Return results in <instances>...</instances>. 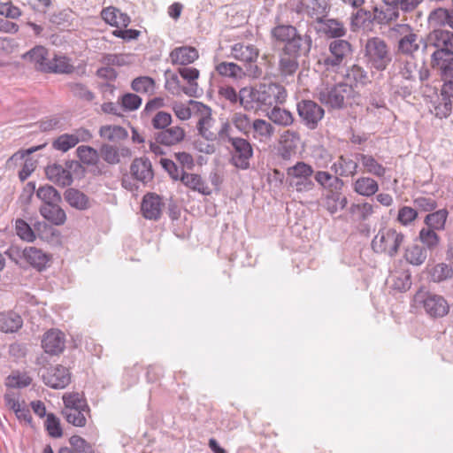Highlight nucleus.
I'll return each instance as SVG.
<instances>
[{
	"label": "nucleus",
	"mask_w": 453,
	"mask_h": 453,
	"mask_svg": "<svg viewBox=\"0 0 453 453\" xmlns=\"http://www.w3.org/2000/svg\"><path fill=\"white\" fill-rule=\"evenodd\" d=\"M270 34L275 42L284 44L278 56V76L286 83L294 82L299 69L298 58L309 56L312 37L308 32L302 34L295 26L285 24L273 27Z\"/></svg>",
	"instance_id": "1"
},
{
	"label": "nucleus",
	"mask_w": 453,
	"mask_h": 453,
	"mask_svg": "<svg viewBox=\"0 0 453 453\" xmlns=\"http://www.w3.org/2000/svg\"><path fill=\"white\" fill-rule=\"evenodd\" d=\"M434 49L431 54V65L438 70L453 69V33L448 30L436 29L426 37L423 51Z\"/></svg>",
	"instance_id": "2"
},
{
	"label": "nucleus",
	"mask_w": 453,
	"mask_h": 453,
	"mask_svg": "<svg viewBox=\"0 0 453 453\" xmlns=\"http://www.w3.org/2000/svg\"><path fill=\"white\" fill-rule=\"evenodd\" d=\"M231 131L230 124L223 123L218 132L219 141L229 144V163L237 169L248 170L254 156L252 144L247 138L231 135Z\"/></svg>",
	"instance_id": "3"
},
{
	"label": "nucleus",
	"mask_w": 453,
	"mask_h": 453,
	"mask_svg": "<svg viewBox=\"0 0 453 453\" xmlns=\"http://www.w3.org/2000/svg\"><path fill=\"white\" fill-rule=\"evenodd\" d=\"M357 96L353 87L344 82L321 85L315 90V97L330 110H341L352 105Z\"/></svg>",
	"instance_id": "4"
},
{
	"label": "nucleus",
	"mask_w": 453,
	"mask_h": 453,
	"mask_svg": "<svg viewBox=\"0 0 453 453\" xmlns=\"http://www.w3.org/2000/svg\"><path fill=\"white\" fill-rule=\"evenodd\" d=\"M364 58L371 70L382 72L391 64L393 55L385 40L373 36L368 38L364 45Z\"/></svg>",
	"instance_id": "5"
},
{
	"label": "nucleus",
	"mask_w": 453,
	"mask_h": 453,
	"mask_svg": "<svg viewBox=\"0 0 453 453\" xmlns=\"http://www.w3.org/2000/svg\"><path fill=\"white\" fill-rule=\"evenodd\" d=\"M443 81L440 93L431 100V112L438 119H446L453 110V69L439 70Z\"/></svg>",
	"instance_id": "6"
},
{
	"label": "nucleus",
	"mask_w": 453,
	"mask_h": 453,
	"mask_svg": "<svg viewBox=\"0 0 453 453\" xmlns=\"http://www.w3.org/2000/svg\"><path fill=\"white\" fill-rule=\"evenodd\" d=\"M396 36V51L402 56L414 58L415 54L421 50L426 43V37L414 32L408 24H397L392 28Z\"/></svg>",
	"instance_id": "7"
},
{
	"label": "nucleus",
	"mask_w": 453,
	"mask_h": 453,
	"mask_svg": "<svg viewBox=\"0 0 453 453\" xmlns=\"http://www.w3.org/2000/svg\"><path fill=\"white\" fill-rule=\"evenodd\" d=\"M405 240V235L393 227H382L372 240V249L375 253L395 257Z\"/></svg>",
	"instance_id": "8"
},
{
	"label": "nucleus",
	"mask_w": 453,
	"mask_h": 453,
	"mask_svg": "<svg viewBox=\"0 0 453 453\" xmlns=\"http://www.w3.org/2000/svg\"><path fill=\"white\" fill-rule=\"evenodd\" d=\"M311 165L299 161L287 169V180L297 192H307L314 188Z\"/></svg>",
	"instance_id": "9"
},
{
	"label": "nucleus",
	"mask_w": 453,
	"mask_h": 453,
	"mask_svg": "<svg viewBox=\"0 0 453 453\" xmlns=\"http://www.w3.org/2000/svg\"><path fill=\"white\" fill-rule=\"evenodd\" d=\"M257 96V109L263 107H271L285 101L287 93L283 86L270 82L260 83L255 87Z\"/></svg>",
	"instance_id": "10"
},
{
	"label": "nucleus",
	"mask_w": 453,
	"mask_h": 453,
	"mask_svg": "<svg viewBox=\"0 0 453 453\" xmlns=\"http://www.w3.org/2000/svg\"><path fill=\"white\" fill-rule=\"evenodd\" d=\"M328 50L330 55L323 59V64L327 70L338 68L346 63L353 54L351 43L342 38L332 41L329 43Z\"/></svg>",
	"instance_id": "11"
},
{
	"label": "nucleus",
	"mask_w": 453,
	"mask_h": 453,
	"mask_svg": "<svg viewBox=\"0 0 453 453\" xmlns=\"http://www.w3.org/2000/svg\"><path fill=\"white\" fill-rule=\"evenodd\" d=\"M416 298L422 304L426 313L431 318H442L449 311V303L441 295L426 292L418 294Z\"/></svg>",
	"instance_id": "12"
},
{
	"label": "nucleus",
	"mask_w": 453,
	"mask_h": 453,
	"mask_svg": "<svg viewBox=\"0 0 453 453\" xmlns=\"http://www.w3.org/2000/svg\"><path fill=\"white\" fill-rule=\"evenodd\" d=\"M296 110L302 122L311 130L317 128L325 115L324 109L312 100L298 102Z\"/></svg>",
	"instance_id": "13"
},
{
	"label": "nucleus",
	"mask_w": 453,
	"mask_h": 453,
	"mask_svg": "<svg viewBox=\"0 0 453 453\" xmlns=\"http://www.w3.org/2000/svg\"><path fill=\"white\" fill-rule=\"evenodd\" d=\"M232 56L242 62L249 63L250 70L249 75H253L257 77L261 73V70L257 65H252V63H255L258 58L259 51L252 44H243V43H235L231 50Z\"/></svg>",
	"instance_id": "14"
},
{
	"label": "nucleus",
	"mask_w": 453,
	"mask_h": 453,
	"mask_svg": "<svg viewBox=\"0 0 453 453\" xmlns=\"http://www.w3.org/2000/svg\"><path fill=\"white\" fill-rule=\"evenodd\" d=\"M330 10L328 0H307L301 1L296 7V12L299 14H306L308 17L319 22L320 19L326 17Z\"/></svg>",
	"instance_id": "15"
},
{
	"label": "nucleus",
	"mask_w": 453,
	"mask_h": 453,
	"mask_svg": "<svg viewBox=\"0 0 453 453\" xmlns=\"http://www.w3.org/2000/svg\"><path fill=\"white\" fill-rule=\"evenodd\" d=\"M132 178L143 185L151 182L154 178V171L150 160L146 157H135L130 165Z\"/></svg>",
	"instance_id": "16"
},
{
	"label": "nucleus",
	"mask_w": 453,
	"mask_h": 453,
	"mask_svg": "<svg viewBox=\"0 0 453 453\" xmlns=\"http://www.w3.org/2000/svg\"><path fill=\"white\" fill-rule=\"evenodd\" d=\"M42 380L48 387L55 389L65 388L71 382V373L66 367L58 365L49 369L42 375Z\"/></svg>",
	"instance_id": "17"
},
{
	"label": "nucleus",
	"mask_w": 453,
	"mask_h": 453,
	"mask_svg": "<svg viewBox=\"0 0 453 453\" xmlns=\"http://www.w3.org/2000/svg\"><path fill=\"white\" fill-rule=\"evenodd\" d=\"M65 338L62 331L58 329L48 330L42 337V347L50 355H58L65 349Z\"/></svg>",
	"instance_id": "18"
},
{
	"label": "nucleus",
	"mask_w": 453,
	"mask_h": 453,
	"mask_svg": "<svg viewBox=\"0 0 453 453\" xmlns=\"http://www.w3.org/2000/svg\"><path fill=\"white\" fill-rule=\"evenodd\" d=\"M162 206L161 197L156 194L149 193L142 199L141 210L145 219L157 220L161 216Z\"/></svg>",
	"instance_id": "19"
},
{
	"label": "nucleus",
	"mask_w": 453,
	"mask_h": 453,
	"mask_svg": "<svg viewBox=\"0 0 453 453\" xmlns=\"http://www.w3.org/2000/svg\"><path fill=\"white\" fill-rule=\"evenodd\" d=\"M22 257L34 268L42 271L50 261V255L36 247H27L22 250Z\"/></svg>",
	"instance_id": "20"
},
{
	"label": "nucleus",
	"mask_w": 453,
	"mask_h": 453,
	"mask_svg": "<svg viewBox=\"0 0 453 453\" xmlns=\"http://www.w3.org/2000/svg\"><path fill=\"white\" fill-rule=\"evenodd\" d=\"M185 131L180 127H171L154 134L157 142L165 146H173L180 143L185 138Z\"/></svg>",
	"instance_id": "21"
},
{
	"label": "nucleus",
	"mask_w": 453,
	"mask_h": 453,
	"mask_svg": "<svg viewBox=\"0 0 453 453\" xmlns=\"http://www.w3.org/2000/svg\"><path fill=\"white\" fill-rule=\"evenodd\" d=\"M318 23L320 24L321 32L328 38L336 40L347 35V28L344 23L338 19L325 17Z\"/></svg>",
	"instance_id": "22"
},
{
	"label": "nucleus",
	"mask_w": 453,
	"mask_h": 453,
	"mask_svg": "<svg viewBox=\"0 0 453 453\" xmlns=\"http://www.w3.org/2000/svg\"><path fill=\"white\" fill-rule=\"evenodd\" d=\"M47 178L61 187H66L73 182V177L67 169L58 164L48 165L45 169Z\"/></svg>",
	"instance_id": "23"
},
{
	"label": "nucleus",
	"mask_w": 453,
	"mask_h": 453,
	"mask_svg": "<svg viewBox=\"0 0 453 453\" xmlns=\"http://www.w3.org/2000/svg\"><path fill=\"white\" fill-rule=\"evenodd\" d=\"M250 134L254 140L266 143L272 140L274 134V127L265 119H256L253 120Z\"/></svg>",
	"instance_id": "24"
},
{
	"label": "nucleus",
	"mask_w": 453,
	"mask_h": 453,
	"mask_svg": "<svg viewBox=\"0 0 453 453\" xmlns=\"http://www.w3.org/2000/svg\"><path fill=\"white\" fill-rule=\"evenodd\" d=\"M199 57L196 48L191 46H181L175 48L170 53L172 63L174 65H187L196 61Z\"/></svg>",
	"instance_id": "25"
},
{
	"label": "nucleus",
	"mask_w": 453,
	"mask_h": 453,
	"mask_svg": "<svg viewBox=\"0 0 453 453\" xmlns=\"http://www.w3.org/2000/svg\"><path fill=\"white\" fill-rule=\"evenodd\" d=\"M39 211L45 219L55 226H62L66 221V214L59 206V203L42 204Z\"/></svg>",
	"instance_id": "26"
},
{
	"label": "nucleus",
	"mask_w": 453,
	"mask_h": 453,
	"mask_svg": "<svg viewBox=\"0 0 453 453\" xmlns=\"http://www.w3.org/2000/svg\"><path fill=\"white\" fill-rule=\"evenodd\" d=\"M180 182L188 188L198 192L203 196H210L211 194V188L206 182L197 173H182Z\"/></svg>",
	"instance_id": "27"
},
{
	"label": "nucleus",
	"mask_w": 453,
	"mask_h": 453,
	"mask_svg": "<svg viewBox=\"0 0 453 453\" xmlns=\"http://www.w3.org/2000/svg\"><path fill=\"white\" fill-rule=\"evenodd\" d=\"M64 196L68 204L77 210L85 211L92 206L88 196L78 189L68 188L65 191Z\"/></svg>",
	"instance_id": "28"
},
{
	"label": "nucleus",
	"mask_w": 453,
	"mask_h": 453,
	"mask_svg": "<svg viewBox=\"0 0 453 453\" xmlns=\"http://www.w3.org/2000/svg\"><path fill=\"white\" fill-rule=\"evenodd\" d=\"M449 217V211L445 208L434 211L424 218L425 226L435 231H444Z\"/></svg>",
	"instance_id": "29"
},
{
	"label": "nucleus",
	"mask_w": 453,
	"mask_h": 453,
	"mask_svg": "<svg viewBox=\"0 0 453 453\" xmlns=\"http://www.w3.org/2000/svg\"><path fill=\"white\" fill-rule=\"evenodd\" d=\"M101 16L106 23L117 27H126L130 23V18L127 14L121 12L119 9L113 6L103 9Z\"/></svg>",
	"instance_id": "30"
},
{
	"label": "nucleus",
	"mask_w": 453,
	"mask_h": 453,
	"mask_svg": "<svg viewBox=\"0 0 453 453\" xmlns=\"http://www.w3.org/2000/svg\"><path fill=\"white\" fill-rule=\"evenodd\" d=\"M23 59L28 60L35 65V69L42 71L44 66H48L50 59L48 58V50L43 46H35L22 56Z\"/></svg>",
	"instance_id": "31"
},
{
	"label": "nucleus",
	"mask_w": 453,
	"mask_h": 453,
	"mask_svg": "<svg viewBox=\"0 0 453 453\" xmlns=\"http://www.w3.org/2000/svg\"><path fill=\"white\" fill-rule=\"evenodd\" d=\"M70 58L65 56H55L49 61L48 66L42 67V72L54 73H72L74 66L70 63Z\"/></svg>",
	"instance_id": "32"
},
{
	"label": "nucleus",
	"mask_w": 453,
	"mask_h": 453,
	"mask_svg": "<svg viewBox=\"0 0 453 453\" xmlns=\"http://www.w3.org/2000/svg\"><path fill=\"white\" fill-rule=\"evenodd\" d=\"M353 189L363 196H372L379 190L378 182L370 177H359L353 183Z\"/></svg>",
	"instance_id": "33"
},
{
	"label": "nucleus",
	"mask_w": 453,
	"mask_h": 453,
	"mask_svg": "<svg viewBox=\"0 0 453 453\" xmlns=\"http://www.w3.org/2000/svg\"><path fill=\"white\" fill-rule=\"evenodd\" d=\"M23 325L22 318L16 312L0 313V330L4 333L17 332Z\"/></svg>",
	"instance_id": "34"
},
{
	"label": "nucleus",
	"mask_w": 453,
	"mask_h": 453,
	"mask_svg": "<svg viewBox=\"0 0 453 453\" xmlns=\"http://www.w3.org/2000/svg\"><path fill=\"white\" fill-rule=\"evenodd\" d=\"M357 163L349 157L341 156L338 160L332 165V169L334 170L335 173L348 177L353 176L357 172Z\"/></svg>",
	"instance_id": "35"
},
{
	"label": "nucleus",
	"mask_w": 453,
	"mask_h": 453,
	"mask_svg": "<svg viewBox=\"0 0 453 453\" xmlns=\"http://www.w3.org/2000/svg\"><path fill=\"white\" fill-rule=\"evenodd\" d=\"M418 238L423 244V247L429 251L435 250L441 242V237L438 234V231L426 226H424L419 230Z\"/></svg>",
	"instance_id": "36"
},
{
	"label": "nucleus",
	"mask_w": 453,
	"mask_h": 453,
	"mask_svg": "<svg viewBox=\"0 0 453 453\" xmlns=\"http://www.w3.org/2000/svg\"><path fill=\"white\" fill-rule=\"evenodd\" d=\"M357 160L361 161L363 166L368 173L377 177H383L386 173V168L379 163L372 156L367 154H357Z\"/></svg>",
	"instance_id": "37"
},
{
	"label": "nucleus",
	"mask_w": 453,
	"mask_h": 453,
	"mask_svg": "<svg viewBox=\"0 0 453 453\" xmlns=\"http://www.w3.org/2000/svg\"><path fill=\"white\" fill-rule=\"evenodd\" d=\"M357 12H353L350 16V27L352 31H357L360 28H367L372 25V12L357 8Z\"/></svg>",
	"instance_id": "38"
},
{
	"label": "nucleus",
	"mask_w": 453,
	"mask_h": 453,
	"mask_svg": "<svg viewBox=\"0 0 453 453\" xmlns=\"http://www.w3.org/2000/svg\"><path fill=\"white\" fill-rule=\"evenodd\" d=\"M395 66L403 79L414 81L417 65L413 61V58L405 59L400 56L395 59Z\"/></svg>",
	"instance_id": "39"
},
{
	"label": "nucleus",
	"mask_w": 453,
	"mask_h": 453,
	"mask_svg": "<svg viewBox=\"0 0 453 453\" xmlns=\"http://www.w3.org/2000/svg\"><path fill=\"white\" fill-rule=\"evenodd\" d=\"M99 135L110 142H118L125 140L128 136V133L120 126L106 125L100 127Z\"/></svg>",
	"instance_id": "40"
},
{
	"label": "nucleus",
	"mask_w": 453,
	"mask_h": 453,
	"mask_svg": "<svg viewBox=\"0 0 453 453\" xmlns=\"http://www.w3.org/2000/svg\"><path fill=\"white\" fill-rule=\"evenodd\" d=\"M179 73L189 83V87L183 88L182 91L189 96H195L197 88L196 80L199 77V71L194 67H181L179 69Z\"/></svg>",
	"instance_id": "41"
},
{
	"label": "nucleus",
	"mask_w": 453,
	"mask_h": 453,
	"mask_svg": "<svg viewBox=\"0 0 453 453\" xmlns=\"http://www.w3.org/2000/svg\"><path fill=\"white\" fill-rule=\"evenodd\" d=\"M426 251L423 246L411 244L405 250L404 257L411 265H420L427 257Z\"/></svg>",
	"instance_id": "42"
},
{
	"label": "nucleus",
	"mask_w": 453,
	"mask_h": 453,
	"mask_svg": "<svg viewBox=\"0 0 453 453\" xmlns=\"http://www.w3.org/2000/svg\"><path fill=\"white\" fill-rule=\"evenodd\" d=\"M215 70L220 76L235 80L241 79L245 75L242 68L233 62H220L216 65Z\"/></svg>",
	"instance_id": "43"
},
{
	"label": "nucleus",
	"mask_w": 453,
	"mask_h": 453,
	"mask_svg": "<svg viewBox=\"0 0 453 453\" xmlns=\"http://www.w3.org/2000/svg\"><path fill=\"white\" fill-rule=\"evenodd\" d=\"M64 409L63 410H81L90 411L87 400L79 393H69L63 396Z\"/></svg>",
	"instance_id": "44"
},
{
	"label": "nucleus",
	"mask_w": 453,
	"mask_h": 453,
	"mask_svg": "<svg viewBox=\"0 0 453 453\" xmlns=\"http://www.w3.org/2000/svg\"><path fill=\"white\" fill-rule=\"evenodd\" d=\"M32 383V378L27 372L13 371L5 380V386L12 388H23Z\"/></svg>",
	"instance_id": "45"
},
{
	"label": "nucleus",
	"mask_w": 453,
	"mask_h": 453,
	"mask_svg": "<svg viewBox=\"0 0 453 453\" xmlns=\"http://www.w3.org/2000/svg\"><path fill=\"white\" fill-rule=\"evenodd\" d=\"M430 277L431 280L436 283L445 281L453 277V268L448 264L439 263L432 268Z\"/></svg>",
	"instance_id": "46"
},
{
	"label": "nucleus",
	"mask_w": 453,
	"mask_h": 453,
	"mask_svg": "<svg viewBox=\"0 0 453 453\" xmlns=\"http://www.w3.org/2000/svg\"><path fill=\"white\" fill-rule=\"evenodd\" d=\"M36 196L42 201V204H53L61 202L59 192L50 185L40 187L36 191Z\"/></svg>",
	"instance_id": "47"
},
{
	"label": "nucleus",
	"mask_w": 453,
	"mask_h": 453,
	"mask_svg": "<svg viewBox=\"0 0 453 453\" xmlns=\"http://www.w3.org/2000/svg\"><path fill=\"white\" fill-rule=\"evenodd\" d=\"M234 127L246 137H249L251 133L253 121L250 118L242 112H235L231 119Z\"/></svg>",
	"instance_id": "48"
},
{
	"label": "nucleus",
	"mask_w": 453,
	"mask_h": 453,
	"mask_svg": "<svg viewBox=\"0 0 453 453\" xmlns=\"http://www.w3.org/2000/svg\"><path fill=\"white\" fill-rule=\"evenodd\" d=\"M76 153L79 159L84 165H96L99 161L98 151L90 146H79L76 150Z\"/></svg>",
	"instance_id": "49"
},
{
	"label": "nucleus",
	"mask_w": 453,
	"mask_h": 453,
	"mask_svg": "<svg viewBox=\"0 0 453 453\" xmlns=\"http://www.w3.org/2000/svg\"><path fill=\"white\" fill-rule=\"evenodd\" d=\"M268 117L273 123L282 127L290 126L294 121V118L289 111L277 106L272 109Z\"/></svg>",
	"instance_id": "50"
},
{
	"label": "nucleus",
	"mask_w": 453,
	"mask_h": 453,
	"mask_svg": "<svg viewBox=\"0 0 453 453\" xmlns=\"http://www.w3.org/2000/svg\"><path fill=\"white\" fill-rule=\"evenodd\" d=\"M90 411H81V410H63L62 414L65 418L66 421L69 424H72L74 426L83 427L87 422V416L89 414Z\"/></svg>",
	"instance_id": "51"
},
{
	"label": "nucleus",
	"mask_w": 453,
	"mask_h": 453,
	"mask_svg": "<svg viewBox=\"0 0 453 453\" xmlns=\"http://www.w3.org/2000/svg\"><path fill=\"white\" fill-rule=\"evenodd\" d=\"M346 78L356 84L361 85H365L370 81L367 72L358 65H353L347 69Z\"/></svg>",
	"instance_id": "52"
},
{
	"label": "nucleus",
	"mask_w": 453,
	"mask_h": 453,
	"mask_svg": "<svg viewBox=\"0 0 453 453\" xmlns=\"http://www.w3.org/2000/svg\"><path fill=\"white\" fill-rule=\"evenodd\" d=\"M256 88H242L239 91L238 102L245 110L257 109Z\"/></svg>",
	"instance_id": "53"
},
{
	"label": "nucleus",
	"mask_w": 453,
	"mask_h": 453,
	"mask_svg": "<svg viewBox=\"0 0 453 453\" xmlns=\"http://www.w3.org/2000/svg\"><path fill=\"white\" fill-rule=\"evenodd\" d=\"M349 212L359 221L366 220L373 213V205L365 202L361 203H352Z\"/></svg>",
	"instance_id": "54"
},
{
	"label": "nucleus",
	"mask_w": 453,
	"mask_h": 453,
	"mask_svg": "<svg viewBox=\"0 0 453 453\" xmlns=\"http://www.w3.org/2000/svg\"><path fill=\"white\" fill-rule=\"evenodd\" d=\"M131 88L137 93L151 94L155 89V81L149 76L137 77L132 81Z\"/></svg>",
	"instance_id": "55"
},
{
	"label": "nucleus",
	"mask_w": 453,
	"mask_h": 453,
	"mask_svg": "<svg viewBox=\"0 0 453 453\" xmlns=\"http://www.w3.org/2000/svg\"><path fill=\"white\" fill-rule=\"evenodd\" d=\"M15 231L17 235L23 241L33 242L35 240V234L31 226L22 219L15 221Z\"/></svg>",
	"instance_id": "56"
},
{
	"label": "nucleus",
	"mask_w": 453,
	"mask_h": 453,
	"mask_svg": "<svg viewBox=\"0 0 453 453\" xmlns=\"http://www.w3.org/2000/svg\"><path fill=\"white\" fill-rule=\"evenodd\" d=\"M67 87L75 97L85 100L87 102H91L95 98L94 93L82 83L70 82L67 84Z\"/></svg>",
	"instance_id": "57"
},
{
	"label": "nucleus",
	"mask_w": 453,
	"mask_h": 453,
	"mask_svg": "<svg viewBox=\"0 0 453 453\" xmlns=\"http://www.w3.org/2000/svg\"><path fill=\"white\" fill-rule=\"evenodd\" d=\"M45 428L49 435L53 438H59L63 435L60 421L53 413L47 414Z\"/></svg>",
	"instance_id": "58"
},
{
	"label": "nucleus",
	"mask_w": 453,
	"mask_h": 453,
	"mask_svg": "<svg viewBox=\"0 0 453 453\" xmlns=\"http://www.w3.org/2000/svg\"><path fill=\"white\" fill-rule=\"evenodd\" d=\"M103 159L110 165H117L120 162L119 149L113 145L103 144L100 148Z\"/></svg>",
	"instance_id": "59"
},
{
	"label": "nucleus",
	"mask_w": 453,
	"mask_h": 453,
	"mask_svg": "<svg viewBox=\"0 0 453 453\" xmlns=\"http://www.w3.org/2000/svg\"><path fill=\"white\" fill-rule=\"evenodd\" d=\"M77 144L72 134H63L54 140L52 146L55 150L66 152Z\"/></svg>",
	"instance_id": "60"
},
{
	"label": "nucleus",
	"mask_w": 453,
	"mask_h": 453,
	"mask_svg": "<svg viewBox=\"0 0 453 453\" xmlns=\"http://www.w3.org/2000/svg\"><path fill=\"white\" fill-rule=\"evenodd\" d=\"M418 217L416 209L410 206H403L398 211L397 220L403 226H408Z\"/></svg>",
	"instance_id": "61"
},
{
	"label": "nucleus",
	"mask_w": 453,
	"mask_h": 453,
	"mask_svg": "<svg viewBox=\"0 0 453 453\" xmlns=\"http://www.w3.org/2000/svg\"><path fill=\"white\" fill-rule=\"evenodd\" d=\"M314 179L323 188H334L336 183H342L338 177L333 176L331 173L325 171L317 172Z\"/></svg>",
	"instance_id": "62"
},
{
	"label": "nucleus",
	"mask_w": 453,
	"mask_h": 453,
	"mask_svg": "<svg viewBox=\"0 0 453 453\" xmlns=\"http://www.w3.org/2000/svg\"><path fill=\"white\" fill-rule=\"evenodd\" d=\"M172 123V116L165 111H157L151 119V125L155 129L159 131L165 130Z\"/></svg>",
	"instance_id": "63"
},
{
	"label": "nucleus",
	"mask_w": 453,
	"mask_h": 453,
	"mask_svg": "<svg viewBox=\"0 0 453 453\" xmlns=\"http://www.w3.org/2000/svg\"><path fill=\"white\" fill-rule=\"evenodd\" d=\"M69 443L76 453H94L91 445L79 435H73L69 439Z\"/></svg>",
	"instance_id": "64"
}]
</instances>
